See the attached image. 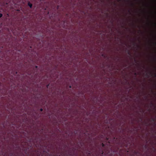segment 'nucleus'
<instances>
[{"label": "nucleus", "mask_w": 156, "mask_h": 156, "mask_svg": "<svg viewBox=\"0 0 156 156\" xmlns=\"http://www.w3.org/2000/svg\"><path fill=\"white\" fill-rule=\"evenodd\" d=\"M151 74L152 75H154V77H156V74L155 73H152L151 72H150L149 73H147L146 74V75L147 76H149V74Z\"/></svg>", "instance_id": "nucleus-1"}, {"label": "nucleus", "mask_w": 156, "mask_h": 156, "mask_svg": "<svg viewBox=\"0 0 156 156\" xmlns=\"http://www.w3.org/2000/svg\"><path fill=\"white\" fill-rule=\"evenodd\" d=\"M134 155L133 156H135V155L136 156H137V154H140V153L139 151H134Z\"/></svg>", "instance_id": "nucleus-2"}, {"label": "nucleus", "mask_w": 156, "mask_h": 156, "mask_svg": "<svg viewBox=\"0 0 156 156\" xmlns=\"http://www.w3.org/2000/svg\"><path fill=\"white\" fill-rule=\"evenodd\" d=\"M28 5L30 7V8H31L32 6V4L31 3L29 2L28 3Z\"/></svg>", "instance_id": "nucleus-3"}, {"label": "nucleus", "mask_w": 156, "mask_h": 156, "mask_svg": "<svg viewBox=\"0 0 156 156\" xmlns=\"http://www.w3.org/2000/svg\"><path fill=\"white\" fill-rule=\"evenodd\" d=\"M87 153L89 155H90L91 154V152L90 151H88V152Z\"/></svg>", "instance_id": "nucleus-4"}, {"label": "nucleus", "mask_w": 156, "mask_h": 156, "mask_svg": "<svg viewBox=\"0 0 156 156\" xmlns=\"http://www.w3.org/2000/svg\"><path fill=\"white\" fill-rule=\"evenodd\" d=\"M101 145L102 147H104L105 146V144H104L103 143H102Z\"/></svg>", "instance_id": "nucleus-5"}, {"label": "nucleus", "mask_w": 156, "mask_h": 156, "mask_svg": "<svg viewBox=\"0 0 156 156\" xmlns=\"http://www.w3.org/2000/svg\"><path fill=\"white\" fill-rule=\"evenodd\" d=\"M124 143H123V144H122V146H123L124 145V146H125L126 147H127V145H124Z\"/></svg>", "instance_id": "nucleus-6"}, {"label": "nucleus", "mask_w": 156, "mask_h": 156, "mask_svg": "<svg viewBox=\"0 0 156 156\" xmlns=\"http://www.w3.org/2000/svg\"><path fill=\"white\" fill-rule=\"evenodd\" d=\"M2 16V13H0V18H1Z\"/></svg>", "instance_id": "nucleus-7"}, {"label": "nucleus", "mask_w": 156, "mask_h": 156, "mask_svg": "<svg viewBox=\"0 0 156 156\" xmlns=\"http://www.w3.org/2000/svg\"><path fill=\"white\" fill-rule=\"evenodd\" d=\"M101 152H102V154H103V149L102 148H101Z\"/></svg>", "instance_id": "nucleus-8"}, {"label": "nucleus", "mask_w": 156, "mask_h": 156, "mask_svg": "<svg viewBox=\"0 0 156 156\" xmlns=\"http://www.w3.org/2000/svg\"><path fill=\"white\" fill-rule=\"evenodd\" d=\"M43 110V109L42 108H41L40 109V111L41 112Z\"/></svg>", "instance_id": "nucleus-9"}, {"label": "nucleus", "mask_w": 156, "mask_h": 156, "mask_svg": "<svg viewBox=\"0 0 156 156\" xmlns=\"http://www.w3.org/2000/svg\"><path fill=\"white\" fill-rule=\"evenodd\" d=\"M152 119V121H153V122H154L155 121V119H154V118Z\"/></svg>", "instance_id": "nucleus-10"}, {"label": "nucleus", "mask_w": 156, "mask_h": 156, "mask_svg": "<svg viewBox=\"0 0 156 156\" xmlns=\"http://www.w3.org/2000/svg\"><path fill=\"white\" fill-rule=\"evenodd\" d=\"M33 140L32 139H31L30 140V141H32Z\"/></svg>", "instance_id": "nucleus-11"}, {"label": "nucleus", "mask_w": 156, "mask_h": 156, "mask_svg": "<svg viewBox=\"0 0 156 156\" xmlns=\"http://www.w3.org/2000/svg\"><path fill=\"white\" fill-rule=\"evenodd\" d=\"M49 84H48V85H47L46 87H47V88H48V86H49Z\"/></svg>", "instance_id": "nucleus-12"}, {"label": "nucleus", "mask_w": 156, "mask_h": 156, "mask_svg": "<svg viewBox=\"0 0 156 156\" xmlns=\"http://www.w3.org/2000/svg\"><path fill=\"white\" fill-rule=\"evenodd\" d=\"M69 87L70 88H71V86H70H70H69Z\"/></svg>", "instance_id": "nucleus-13"}, {"label": "nucleus", "mask_w": 156, "mask_h": 156, "mask_svg": "<svg viewBox=\"0 0 156 156\" xmlns=\"http://www.w3.org/2000/svg\"><path fill=\"white\" fill-rule=\"evenodd\" d=\"M151 104L152 105H153V103H151Z\"/></svg>", "instance_id": "nucleus-14"}, {"label": "nucleus", "mask_w": 156, "mask_h": 156, "mask_svg": "<svg viewBox=\"0 0 156 156\" xmlns=\"http://www.w3.org/2000/svg\"><path fill=\"white\" fill-rule=\"evenodd\" d=\"M11 156H12V155H13V153H11Z\"/></svg>", "instance_id": "nucleus-15"}, {"label": "nucleus", "mask_w": 156, "mask_h": 156, "mask_svg": "<svg viewBox=\"0 0 156 156\" xmlns=\"http://www.w3.org/2000/svg\"><path fill=\"white\" fill-rule=\"evenodd\" d=\"M37 67H38V66H35V67H36V68H37Z\"/></svg>", "instance_id": "nucleus-16"}, {"label": "nucleus", "mask_w": 156, "mask_h": 156, "mask_svg": "<svg viewBox=\"0 0 156 156\" xmlns=\"http://www.w3.org/2000/svg\"><path fill=\"white\" fill-rule=\"evenodd\" d=\"M102 56H104V54H102Z\"/></svg>", "instance_id": "nucleus-17"}, {"label": "nucleus", "mask_w": 156, "mask_h": 156, "mask_svg": "<svg viewBox=\"0 0 156 156\" xmlns=\"http://www.w3.org/2000/svg\"><path fill=\"white\" fill-rule=\"evenodd\" d=\"M154 44H156V42H154Z\"/></svg>", "instance_id": "nucleus-18"}, {"label": "nucleus", "mask_w": 156, "mask_h": 156, "mask_svg": "<svg viewBox=\"0 0 156 156\" xmlns=\"http://www.w3.org/2000/svg\"><path fill=\"white\" fill-rule=\"evenodd\" d=\"M145 148H146V147H147L146 146H145Z\"/></svg>", "instance_id": "nucleus-19"}, {"label": "nucleus", "mask_w": 156, "mask_h": 156, "mask_svg": "<svg viewBox=\"0 0 156 156\" xmlns=\"http://www.w3.org/2000/svg\"><path fill=\"white\" fill-rule=\"evenodd\" d=\"M134 44H135V42H134Z\"/></svg>", "instance_id": "nucleus-20"}, {"label": "nucleus", "mask_w": 156, "mask_h": 156, "mask_svg": "<svg viewBox=\"0 0 156 156\" xmlns=\"http://www.w3.org/2000/svg\"><path fill=\"white\" fill-rule=\"evenodd\" d=\"M125 142H126V143H127V142H126V141H125Z\"/></svg>", "instance_id": "nucleus-21"}, {"label": "nucleus", "mask_w": 156, "mask_h": 156, "mask_svg": "<svg viewBox=\"0 0 156 156\" xmlns=\"http://www.w3.org/2000/svg\"><path fill=\"white\" fill-rule=\"evenodd\" d=\"M132 5H133V4H132Z\"/></svg>", "instance_id": "nucleus-22"}, {"label": "nucleus", "mask_w": 156, "mask_h": 156, "mask_svg": "<svg viewBox=\"0 0 156 156\" xmlns=\"http://www.w3.org/2000/svg\"><path fill=\"white\" fill-rule=\"evenodd\" d=\"M129 12L130 13V12L129 11Z\"/></svg>", "instance_id": "nucleus-23"}, {"label": "nucleus", "mask_w": 156, "mask_h": 156, "mask_svg": "<svg viewBox=\"0 0 156 156\" xmlns=\"http://www.w3.org/2000/svg\"><path fill=\"white\" fill-rule=\"evenodd\" d=\"M16 74H17V72H16Z\"/></svg>", "instance_id": "nucleus-24"}]
</instances>
